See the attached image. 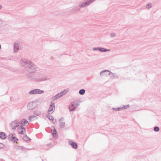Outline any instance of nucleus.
Here are the masks:
<instances>
[{
	"mask_svg": "<svg viewBox=\"0 0 161 161\" xmlns=\"http://www.w3.org/2000/svg\"><path fill=\"white\" fill-rule=\"evenodd\" d=\"M21 67L29 73L33 74V78L40 79V72L39 67L31 61L25 58L21 59L19 62Z\"/></svg>",
	"mask_w": 161,
	"mask_h": 161,
	"instance_id": "nucleus-1",
	"label": "nucleus"
},
{
	"mask_svg": "<svg viewBox=\"0 0 161 161\" xmlns=\"http://www.w3.org/2000/svg\"><path fill=\"white\" fill-rule=\"evenodd\" d=\"M69 89L68 88H67L60 92L58 93L57 95H56L54 96L52 98V100L53 101H55L57 99L59 98L63 95L65 94L66 93L69 92Z\"/></svg>",
	"mask_w": 161,
	"mask_h": 161,
	"instance_id": "nucleus-2",
	"label": "nucleus"
},
{
	"mask_svg": "<svg viewBox=\"0 0 161 161\" xmlns=\"http://www.w3.org/2000/svg\"><path fill=\"white\" fill-rule=\"evenodd\" d=\"M95 0H84V2L80 3L79 7L80 8H83L89 5L91 3Z\"/></svg>",
	"mask_w": 161,
	"mask_h": 161,
	"instance_id": "nucleus-3",
	"label": "nucleus"
},
{
	"mask_svg": "<svg viewBox=\"0 0 161 161\" xmlns=\"http://www.w3.org/2000/svg\"><path fill=\"white\" fill-rule=\"evenodd\" d=\"M20 124V121L18 120H15L10 123V127L13 130H15Z\"/></svg>",
	"mask_w": 161,
	"mask_h": 161,
	"instance_id": "nucleus-4",
	"label": "nucleus"
},
{
	"mask_svg": "<svg viewBox=\"0 0 161 161\" xmlns=\"http://www.w3.org/2000/svg\"><path fill=\"white\" fill-rule=\"evenodd\" d=\"M20 43L18 41H16L14 44V53L18 52L20 49Z\"/></svg>",
	"mask_w": 161,
	"mask_h": 161,
	"instance_id": "nucleus-5",
	"label": "nucleus"
},
{
	"mask_svg": "<svg viewBox=\"0 0 161 161\" xmlns=\"http://www.w3.org/2000/svg\"><path fill=\"white\" fill-rule=\"evenodd\" d=\"M20 126H23V127H27L29 125V123L27 119H22L20 121Z\"/></svg>",
	"mask_w": 161,
	"mask_h": 161,
	"instance_id": "nucleus-6",
	"label": "nucleus"
},
{
	"mask_svg": "<svg viewBox=\"0 0 161 161\" xmlns=\"http://www.w3.org/2000/svg\"><path fill=\"white\" fill-rule=\"evenodd\" d=\"M28 94L29 95H37L40 94V89H36L30 91Z\"/></svg>",
	"mask_w": 161,
	"mask_h": 161,
	"instance_id": "nucleus-7",
	"label": "nucleus"
},
{
	"mask_svg": "<svg viewBox=\"0 0 161 161\" xmlns=\"http://www.w3.org/2000/svg\"><path fill=\"white\" fill-rule=\"evenodd\" d=\"M18 132L19 134L24 135L26 133L25 128L23 126H19L18 129Z\"/></svg>",
	"mask_w": 161,
	"mask_h": 161,
	"instance_id": "nucleus-8",
	"label": "nucleus"
},
{
	"mask_svg": "<svg viewBox=\"0 0 161 161\" xmlns=\"http://www.w3.org/2000/svg\"><path fill=\"white\" fill-rule=\"evenodd\" d=\"M53 108L55 109L54 103L53 102H52L51 103V105L49 108L48 111V113L49 114H51L53 112Z\"/></svg>",
	"mask_w": 161,
	"mask_h": 161,
	"instance_id": "nucleus-9",
	"label": "nucleus"
},
{
	"mask_svg": "<svg viewBox=\"0 0 161 161\" xmlns=\"http://www.w3.org/2000/svg\"><path fill=\"white\" fill-rule=\"evenodd\" d=\"M110 71L108 70H104L102 71L100 73V75L101 77L103 76H107L108 75V73H109Z\"/></svg>",
	"mask_w": 161,
	"mask_h": 161,
	"instance_id": "nucleus-10",
	"label": "nucleus"
},
{
	"mask_svg": "<svg viewBox=\"0 0 161 161\" xmlns=\"http://www.w3.org/2000/svg\"><path fill=\"white\" fill-rule=\"evenodd\" d=\"M32 101L34 105L35 108H36L37 106L40 104V99L39 98L35 99Z\"/></svg>",
	"mask_w": 161,
	"mask_h": 161,
	"instance_id": "nucleus-11",
	"label": "nucleus"
},
{
	"mask_svg": "<svg viewBox=\"0 0 161 161\" xmlns=\"http://www.w3.org/2000/svg\"><path fill=\"white\" fill-rule=\"evenodd\" d=\"M27 107L29 110H32L35 108L32 101L28 103Z\"/></svg>",
	"mask_w": 161,
	"mask_h": 161,
	"instance_id": "nucleus-12",
	"label": "nucleus"
},
{
	"mask_svg": "<svg viewBox=\"0 0 161 161\" xmlns=\"http://www.w3.org/2000/svg\"><path fill=\"white\" fill-rule=\"evenodd\" d=\"M69 144L71 145L72 147L74 149H76L77 148V145L75 142H74L72 141H69Z\"/></svg>",
	"mask_w": 161,
	"mask_h": 161,
	"instance_id": "nucleus-13",
	"label": "nucleus"
},
{
	"mask_svg": "<svg viewBox=\"0 0 161 161\" xmlns=\"http://www.w3.org/2000/svg\"><path fill=\"white\" fill-rule=\"evenodd\" d=\"M9 138L10 140L14 142H16L17 143V142L18 141V139L17 138L12 135L9 136Z\"/></svg>",
	"mask_w": 161,
	"mask_h": 161,
	"instance_id": "nucleus-14",
	"label": "nucleus"
},
{
	"mask_svg": "<svg viewBox=\"0 0 161 161\" xmlns=\"http://www.w3.org/2000/svg\"><path fill=\"white\" fill-rule=\"evenodd\" d=\"M69 109L70 111H73L76 109V107H75L73 102L70 104Z\"/></svg>",
	"mask_w": 161,
	"mask_h": 161,
	"instance_id": "nucleus-15",
	"label": "nucleus"
},
{
	"mask_svg": "<svg viewBox=\"0 0 161 161\" xmlns=\"http://www.w3.org/2000/svg\"><path fill=\"white\" fill-rule=\"evenodd\" d=\"M112 75L110 77L111 78L118 79L119 78V76L116 74L113 73L110 71L109 72V73L108 74V75Z\"/></svg>",
	"mask_w": 161,
	"mask_h": 161,
	"instance_id": "nucleus-16",
	"label": "nucleus"
},
{
	"mask_svg": "<svg viewBox=\"0 0 161 161\" xmlns=\"http://www.w3.org/2000/svg\"><path fill=\"white\" fill-rule=\"evenodd\" d=\"M63 119L62 118H61L59 119V125L61 128H64L65 125V122L63 121Z\"/></svg>",
	"mask_w": 161,
	"mask_h": 161,
	"instance_id": "nucleus-17",
	"label": "nucleus"
},
{
	"mask_svg": "<svg viewBox=\"0 0 161 161\" xmlns=\"http://www.w3.org/2000/svg\"><path fill=\"white\" fill-rule=\"evenodd\" d=\"M129 105H127L124 106L122 107L118 108H117V111H119V110H123L128 108L129 107Z\"/></svg>",
	"mask_w": 161,
	"mask_h": 161,
	"instance_id": "nucleus-18",
	"label": "nucleus"
},
{
	"mask_svg": "<svg viewBox=\"0 0 161 161\" xmlns=\"http://www.w3.org/2000/svg\"><path fill=\"white\" fill-rule=\"evenodd\" d=\"M33 114L37 116H39L40 114V111L39 108L35 109L33 111Z\"/></svg>",
	"mask_w": 161,
	"mask_h": 161,
	"instance_id": "nucleus-19",
	"label": "nucleus"
},
{
	"mask_svg": "<svg viewBox=\"0 0 161 161\" xmlns=\"http://www.w3.org/2000/svg\"><path fill=\"white\" fill-rule=\"evenodd\" d=\"M49 79V78H48L47 76H43L42 75L41 76V81L47 80Z\"/></svg>",
	"mask_w": 161,
	"mask_h": 161,
	"instance_id": "nucleus-20",
	"label": "nucleus"
},
{
	"mask_svg": "<svg viewBox=\"0 0 161 161\" xmlns=\"http://www.w3.org/2000/svg\"><path fill=\"white\" fill-rule=\"evenodd\" d=\"M99 51L101 52H106L107 51H110V49H107L106 48H102L99 47Z\"/></svg>",
	"mask_w": 161,
	"mask_h": 161,
	"instance_id": "nucleus-21",
	"label": "nucleus"
},
{
	"mask_svg": "<svg viewBox=\"0 0 161 161\" xmlns=\"http://www.w3.org/2000/svg\"><path fill=\"white\" fill-rule=\"evenodd\" d=\"M0 138L2 139H4L6 138V134L3 132L0 133Z\"/></svg>",
	"mask_w": 161,
	"mask_h": 161,
	"instance_id": "nucleus-22",
	"label": "nucleus"
},
{
	"mask_svg": "<svg viewBox=\"0 0 161 161\" xmlns=\"http://www.w3.org/2000/svg\"><path fill=\"white\" fill-rule=\"evenodd\" d=\"M34 115H32L28 117V120L30 122L32 121L33 120H34Z\"/></svg>",
	"mask_w": 161,
	"mask_h": 161,
	"instance_id": "nucleus-23",
	"label": "nucleus"
},
{
	"mask_svg": "<svg viewBox=\"0 0 161 161\" xmlns=\"http://www.w3.org/2000/svg\"><path fill=\"white\" fill-rule=\"evenodd\" d=\"M23 139L24 140L26 141H30L31 140L30 138L26 135H25L23 136Z\"/></svg>",
	"mask_w": 161,
	"mask_h": 161,
	"instance_id": "nucleus-24",
	"label": "nucleus"
},
{
	"mask_svg": "<svg viewBox=\"0 0 161 161\" xmlns=\"http://www.w3.org/2000/svg\"><path fill=\"white\" fill-rule=\"evenodd\" d=\"M52 127L53 128V132H52V135L53 136H55L57 133V132L56 131V130L55 128L54 127V126H53Z\"/></svg>",
	"mask_w": 161,
	"mask_h": 161,
	"instance_id": "nucleus-25",
	"label": "nucleus"
},
{
	"mask_svg": "<svg viewBox=\"0 0 161 161\" xmlns=\"http://www.w3.org/2000/svg\"><path fill=\"white\" fill-rule=\"evenodd\" d=\"M50 114H47V118L50 120H53V118L52 116L50 115Z\"/></svg>",
	"mask_w": 161,
	"mask_h": 161,
	"instance_id": "nucleus-26",
	"label": "nucleus"
},
{
	"mask_svg": "<svg viewBox=\"0 0 161 161\" xmlns=\"http://www.w3.org/2000/svg\"><path fill=\"white\" fill-rule=\"evenodd\" d=\"M85 92V90L84 89L80 90L79 91V93L80 95H83Z\"/></svg>",
	"mask_w": 161,
	"mask_h": 161,
	"instance_id": "nucleus-27",
	"label": "nucleus"
},
{
	"mask_svg": "<svg viewBox=\"0 0 161 161\" xmlns=\"http://www.w3.org/2000/svg\"><path fill=\"white\" fill-rule=\"evenodd\" d=\"M73 103L76 107L79 106L80 105L79 102L77 101H74L73 102Z\"/></svg>",
	"mask_w": 161,
	"mask_h": 161,
	"instance_id": "nucleus-28",
	"label": "nucleus"
},
{
	"mask_svg": "<svg viewBox=\"0 0 161 161\" xmlns=\"http://www.w3.org/2000/svg\"><path fill=\"white\" fill-rule=\"evenodd\" d=\"M152 7V5L151 3H147L146 6V7L147 8L149 9L151 8Z\"/></svg>",
	"mask_w": 161,
	"mask_h": 161,
	"instance_id": "nucleus-29",
	"label": "nucleus"
},
{
	"mask_svg": "<svg viewBox=\"0 0 161 161\" xmlns=\"http://www.w3.org/2000/svg\"><path fill=\"white\" fill-rule=\"evenodd\" d=\"M154 131L155 132H158L159 130V128L158 126H155L154 128Z\"/></svg>",
	"mask_w": 161,
	"mask_h": 161,
	"instance_id": "nucleus-30",
	"label": "nucleus"
},
{
	"mask_svg": "<svg viewBox=\"0 0 161 161\" xmlns=\"http://www.w3.org/2000/svg\"><path fill=\"white\" fill-rule=\"evenodd\" d=\"M110 36L111 37H114L115 36L116 34L115 33H111L110 34Z\"/></svg>",
	"mask_w": 161,
	"mask_h": 161,
	"instance_id": "nucleus-31",
	"label": "nucleus"
},
{
	"mask_svg": "<svg viewBox=\"0 0 161 161\" xmlns=\"http://www.w3.org/2000/svg\"><path fill=\"white\" fill-rule=\"evenodd\" d=\"M4 147L3 144L2 143H0V149L3 148Z\"/></svg>",
	"mask_w": 161,
	"mask_h": 161,
	"instance_id": "nucleus-32",
	"label": "nucleus"
},
{
	"mask_svg": "<svg viewBox=\"0 0 161 161\" xmlns=\"http://www.w3.org/2000/svg\"><path fill=\"white\" fill-rule=\"evenodd\" d=\"M92 49L94 51H95V50H98V51H99V47H94V48H93Z\"/></svg>",
	"mask_w": 161,
	"mask_h": 161,
	"instance_id": "nucleus-33",
	"label": "nucleus"
},
{
	"mask_svg": "<svg viewBox=\"0 0 161 161\" xmlns=\"http://www.w3.org/2000/svg\"><path fill=\"white\" fill-rule=\"evenodd\" d=\"M112 110H115L116 111H117V108H112Z\"/></svg>",
	"mask_w": 161,
	"mask_h": 161,
	"instance_id": "nucleus-34",
	"label": "nucleus"
},
{
	"mask_svg": "<svg viewBox=\"0 0 161 161\" xmlns=\"http://www.w3.org/2000/svg\"><path fill=\"white\" fill-rule=\"evenodd\" d=\"M2 20H1V19H0V25H1L2 23Z\"/></svg>",
	"mask_w": 161,
	"mask_h": 161,
	"instance_id": "nucleus-35",
	"label": "nucleus"
},
{
	"mask_svg": "<svg viewBox=\"0 0 161 161\" xmlns=\"http://www.w3.org/2000/svg\"><path fill=\"white\" fill-rule=\"evenodd\" d=\"M34 119H37V117L36 116H34Z\"/></svg>",
	"mask_w": 161,
	"mask_h": 161,
	"instance_id": "nucleus-36",
	"label": "nucleus"
},
{
	"mask_svg": "<svg viewBox=\"0 0 161 161\" xmlns=\"http://www.w3.org/2000/svg\"><path fill=\"white\" fill-rule=\"evenodd\" d=\"M44 92V91L43 90H41V94Z\"/></svg>",
	"mask_w": 161,
	"mask_h": 161,
	"instance_id": "nucleus-37",
	"label": "nucleus"
},
{
	"mask_svg": "<svg viewBox=\"0 0 161 161\" xmlns=\"http://www.w3.org/2000/svg\"><path fill=\"white\" fill-rule=\"evenodd\" d=\"M2 8V7L1 5L0 4V9H1Z\"/></svg>",
	"mask_w": 161,
	"mask_h": 161,
	"instance_id": "nucleus-38",
	"label": "nucleus"
},
{
	"mask_svg": "<svg viewBox=\"0 0 161 161\" xmlns=\"http://www.w3.org/2000/svg\"><path fill=\"white\" fill-rule=\"evenodd\" d=\"M1 45H0V49H1Z\"/></svg>",
	"mask_w": 161,
	"mask_h": 161,
	"instance_id": "nucleus-39",
	"label": "nucleus"
}]
</instances>
